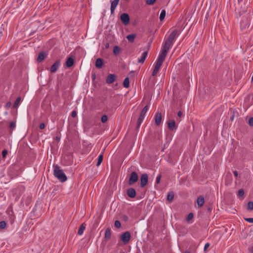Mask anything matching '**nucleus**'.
<instances>
[{
  "mask_svg": "<svg viewBox=\"0 0 253 253\" xmlns=\"http://www.w3.org/2000/svg\"><path fill=\"white\" fill-rule=\"evenodd\" d=\"M53 174L54 176L61 182H65L67 180V177L63 171L60 169V168L57 165L53 166Z\"/></svg>",
  "mask_w": 253,
  "mask_h": 253,
  "instance_id": "obj_1",
  "label": "nucleus"
},
{
  "mask_svg": "<svg viewBox=\"0 0 253 253\" xmlns=\"http://www.w3.org/2000/svg\"><path fill=\"white\" fill-rule=\"evenodd\" d=\"M168 43H165L163 45L161 51L158 56V59L164 62L167 54V53L170 48V46L168 45Z\"/></svg>",
  "mask_w": 253,
  "mask_h": 253,
  "instance_id": "obj_2",
  "label": "nucleus"
},
{
  "mask_svg": "<svg viewBox=\"0 0 253 253\" xmlns=\"http://www.w3.org/2000/svg\"><path fill=\"white\" fill-rule=\"evenodd\" d=\"M148 110V106L146 105L140 113V115L138 118L137 123V129L139 128L141 123H142L145 115Z\"/></svg>",
  "mask_w": 253,
  "mask_h": 253,
  "instance_id": "obj_3",
  "label": "nucleus"
},
{
  "mask_svg": "<svg viewBox=\"0 0 253 253\" xmlns=\"http://www.w3.org/2000/svg\"><path fill=\"white\" fill-rule=\"evenodd\" d=\"M177 34V30H174L169 36L168 39L165 41V43H168V45L171 46L173 44V41L175 38Z\"/></svg>",
  "mask_w": 253,
  "mask_h": 253,
  "instance_id": "obj_4",
  "label": "nucleus"
},
{
  "mask_svg": "<svg viewBox=\"0 0 253 253\" xmlns=\"http://www.w3.org/2000/svg\"><path fill=\"white\" fill-rule=\"evenodd\" d=\"M130 237V233L128 231L123 233L121 236V239L125 245L127 244L129 242Z\"/></svg>",
  "mask_w": 253,
  "mask_h": 253,
  "instance_id": "obj_5",
  "label": "nucleus"
},
{
  "mask_svg": "<svg viewBox=\"0 0 253 253\" xmlns=\"http://www.w3.org/2000/svg\"><path fill=\"white\" fill-rule=\"evenodd\" d=\"M138 179V174L136 172L133 171L130 173V177L128 180V184L131 185L134 183L137 182Z\"/></svg>",
  "mask_w": 253,
  "mask_h": 253,
  "instance_id": "obj_6",
  "label": "nucleus"
},
{
  "mask_svg": "<svg viewBox=\"0 0 253 253\" xmlns=\"http://www.w3.org/2000/svg\"><path fill=\"white\" fill-rule=\"evenodd\" d=\"M163 63V61L161 60H159L157 59L156 64L155 66L154 69L153 70V71L152 72V75L153 76H155L157 75L158 73L161 66H162V64Z\"/></svg>",
  "mask_w": 253,
  "mask_h": 253,
  "instance_id": "obj_7",
  "label": "nucleus"
},
{
  "mask_svg": "<svg viewBox=\"0 0 253 253\" xmlns=\"http://www.w3.org/2000/svg\"><path fill=\"white\" fill-rule=\"evenodd\" d=\"M120 19L122 23L125 25H127L130 21L129 15L126 13H124L121 15Z\"/></svg>",
  "mask_w": 253,
  "mask_h": 253,
  "instance_id": "obj_8",
  "label": "nucleus"
},
{
  "mask_svg": "<svg viewBox=\"0 0 253 253\" xmlns=\"http://www.w3.org/2000/svg\"><path fill=\"white\" fill-rule=\"evenodd\" d=\"M148 180V176L147 174H143L140 177V186L141 187H144L146 185Z\"/></svg>",
  "mask_w": 253,
  "mask_h": 253,
  "instance_id": "obj_9",
  "label": "nucleus"
},
{
  "mask_svg": "<svg viewBox=\"0 0 253 253\" xmlns=\"http://www.w3.org/2000/svg\"><path fill=\"white\" fill-rule=\"evenodd\" d=\"M60 64V60H56L55 63L51 66L50 69V72L52 73L56 72L59 68Z\"/></svg>",
  "mask_w": 253,
  "mask_h": 253,
  "instance_id": "obj_10",
  "label": "nucleus"
},
{
  "mask_svg": "<svg viewBox=\"0 0 253 253\" xmlns=\"http://www.w3.org/2000/svg\"><path fill=\"white\" fill-rule=\"evenodd\" d=\"M249 21L247 18H244L240 23V27L242 30H244L249 27Z\"/></svg>",
  "mask_w": 253,
  "mask_h": 253,
  "instance_id": "obj_11",
  "label": "nucleus"
},
{
  "mask_svg": "<svg viewBox=\"0 0 253 253\" xmlns=\"http://www.w3.org/2000/svg\"><path fill=\"white\" fill-rule=\"evenodd\" d=\"M167 125H168V128L170 130H171V131L175 130L177 128L175 122L174 120H171L167 122Z\"/></svg>",
  "mask_w": 253,
  "mask_h": 253,
  "instance_id": "obj_12",
  "label": "nucleus"
},
{
  "mask_svg": "<svg viewBox=\"0 0 253 253\" xmlns=\"http://www.w3.org/2000/svg\"><path fill=\"white\" fill-rule=\"evenodd\" d=\"M47 56V54L45 51L41 52L38 56L37 61L38 63L42 62Z\"/></svg>",
  "mask_w": 253,
  "mask_h": 253,
  "instance_id": "obj_13",
  "label": "nucleus"
},
{
  "mask_svg": "<svg viewBox=\"0 0 253 253\" xmlns=\"http://www.w3.org/2000/svg\"><path fill=\"white\" fill-rule=\"evenodd\" d=\"M116 79V76L115 74H109L106 78V82L108 84L113 83Z\"/></svg>",
  "mask_w": 253,
  "mask_h": 253,
  "instance_id": "obj_14",
  "label": "nucleus"
},
{
  "mask_svg": "<svg viewBox=\"0 0 253 253\" xmlns=\"http://www.w3.org/2000/svg\"><path fill=\"white\" fill-rule=\"evenodd\" d=\"M154 118H155V121L156 124L157 126L160 125L161 123L162 119V116L161 113L160 112L156 113L155 115Z\"/></svg>",
  "mask_w": 253,
  "mask_h": 253,
  "instance_id": "obj_15",
  "label": "nucleus"
},
{
  "mask_svg": "<svg viewBox=\"0 0 253 253\" xmlns=\"http://www.w3.org/2000/svg\"><path fill=\"white\" fill-rule=\"evenodd\" d=\"M127 196L131 198H134L136 196V191L133 188H129L126 191Z\"/></svg>",
  "mask_w": 253,
  "mask_h": 253,
  "instance_id": "obj_16",
  "label": "nucleus"
},
{
  "mask_svg": "<svg viewBox=\"0 0 253 253\" xmlns=\"http://www.w3.org/2000/svg\"><path fill=\"white\" fill-rule=\"evenodd\" d=\"M119 2V0H114L111 1V14H113L114 13V11L115 10L116 7L118 5Z\"/></svg>",
  "mask_w": 253,
  "mask_h": 253,
  "instance_id": "obj_17",
  "label": "nucleus"
},
{
  "mask_svg": "<svg viewBox=\"0 0 253 253\" xmlns=\"http://www.w3.org/2000/svg\"><path fill=\"white\" fill-rule=\"evenodd\" d=\"M148 55V51H145L142 52L141 57L138 59V63H143L147 56Z\"/></svg>",
  "mask_w": 253,
  "mask_h": 253,
  "instance_id": "obj_18",
  "label": "nucleus"
},
{
  "mask_svg": "<svg viewBox=\"0 0 253 253\" xmlns=\"http://www.w3.org/2000/svg\"><path fill=\"white\" fill-rule=\"evenodd\" d=\"M74 63V60L72 57H69L66 61V66L69 68L72 67Z\"/></svg>",
  "mask_w": 253,
  "mask_h": 253,
  "instance_id": "obj_19",
  "label": "nucleus"
},
{
  "mask_svg": "<svg viewBox=\"0 0 253 253\" xmlns=\"http://www.w3.org/2000/svg\"><path fill=\"white\" fill-rule=\"evenodd\" d=\"M197 203L199 207H202L205 203L204 198L202 196L198 197L197 200Z\"/></svg>",
  "mask_w": 253,
  "mask_h": 253,
  "instance_id": "obj_20",
  "label": "nucleus"
},
{
  "mask_svg": "<svg viewBox=\"0 0 253 253\" xmlns=\"http://www.w3.org/2000/svg\"><path fill=\"white\" fill-rule=\"evenodd\" d=\"M103 64V60L101 58H98L95 61V66L98 68H101Z\"/></svg>",
  "mask_w": 253,
  "mask_h": 253,
  "instance_id": "obj_21",
  "label": "nucleus"
},
{
  "mask_svg": "<svg viewBox=\"0 0 253 253\" xmlns=\"http://www.w3.org/2000/svg\"><path fill=\"white\" fill-rule=\"evenodd\" d=\"M85 224H84V223L82 224L80 226V227L79 228V230H78V234L79 235H83V234L84 233V231L85 230Z\"/></svg>",
  "mask_w": 253,
  "mask_h": 253,
  "instance_id": "obj_22",
  "label": "nucleus"
},
{
  "mask_svg": "<svg viewBox=\"0 0 253 253\" xmlns=\"http://www.w3.org/2000/svg\"><path fill=\"white\" fill-rule=\"evenodd\" d=\"M174 193L172 191H170L168 193L167 195V200L170 202H171L174 198Z\"/></svg>",
  "mask_w": 253,
  "mask_h": 253,
  "instance_id": "obj_23",
  "label": "nucleus"
},
{
  "mask_svg": "<svg viewBox=\"0 0 253 253\" xmlns=\"http://www.w3.org/2000/svg\"><path fill=\"white\" fill-rule=\"evenodd\" d=\"M121 51V49L119 46L116 45L114 47L113 53L115 56H117L118 54H119Z\"/></svg>",
  "mask_w": 253,
  "mask_h": 253,
  "instance_id": "obj_24",
  "label": "nucleus"
},
{
  "mask_svg": "<svg viewBox=\"0 0 253 253\" xmlns=\"http://www.w3.org/2000/svg\"><path fill=\"white\" fill-rule=\"evenodd\" d=\"M111 232L109 228H107L105 233V238L106 240H108L111 238Z\"/></svg>",
  "mask_w": 253,
  "mask_h": 253,
  "instance_id": "obj_25",
  "label": "nucleus"
},
{
  "mask_svg": "<svg viewBox=\"0 0 253 253\" xmlns=\"http://www.w3.org/2000/svg\"><path fill=\"white\" fill-rule=\"evenodd\" d=\"M21 101V97H18L16 98V100L15 101L14 104L13 105V108H16L18 107L19 104Z\"/></svg>",
  "mask_w": 253,
  "mask_h": 253,
  "instance_id": "obj_26",
  "label": "nucleus"
},
{
  "mask_svg": "<svg viewBox=\"0 0 253 253\" xmlns=\"http://www.w3.org/2000/svg\"><path fill=\"white\" fill-rule=\"evenodd\" d=\"M135 37V35L130 34L126 36V39L129 42H134Z\"/></svg>",
  "mask_w": 253,
  "mask_h": 253,
  "instance_id": "obj_27",
  "label": "nucleus"
},
{
  "mask_svg": "<svg viewBox=\"0 0 253 253\" xmlns=\"http://www.w3.org/2000/svg\"><path fill=\"white\" fill-rule=\"evenodd\" d=\"M123 86L125 88H128L129 86V81L128 77L126 78L124 80Z\"/></svg>",
  "mask_w": 253,
  "mask_h": 253,
  "instance_id": "obj_28",
  "label": "nucleus"
},
{
  "mask_svg": "<svg viewBox=\"0 0 253 253\" xmlns=\"http://www.w3.org/2000/svg\"><path fill=\"white\" fill-rule=\"evenodd\" d=\"M166 14V10L164 9L162 10L160 13V21H163L165 19Z\"/></svg>",
  "mask_w": 253,
  "mask_h": 253,
  "instance_id": "obj_29",
  "label": "nucleus"
},
{
  "mask_svg": "<svg viewBox=\"0 0 253 253\" xmlns=\"http://www.w3.org/2000/svg\"><path fill=\"white\" fill-rule=\"evenodd\" d=\"M103 159V155L102 154H100L98 156L97 162V164H96V166L98 167L99 166H100V165L102 162Z\"/></svg>",
  "mask_w": 253,
  "mask_h": 253,
  "instance_id": "obj_30",
  "label": "nucleus"
},
{
  "mask_svg": "<svg viewBox=\"0 0 253 253\" xmlns=\"http://www.w3.org/2000/svg\"><path fill=\"white\" fill-rule=\"evenodd\" d=\"M244 194H245V192H244V189H240L238 191V194H237V196H238L239 198H240V197L244 198Z\"/></svg>",
  "mask_w": 253,
  "mask_h": 253,
  "instance_id": "obj_31",
  "label": "nucleus"
},
{
  "mask_svg": "<svg viewBox=\"0 0 253 253\" xmlns=\"http://www.w3.org/2000/svg\"><path fill=\"white\" fill-rule=\"evenodd\" d=\"M247 209L249 211L253 210V202L250 201L247 204Z\"/></svg>",
  "mask_w": 253,
  "mask_h": 253,
  "instance_id": "obj_32",
  "label": "nucleus"
},
{
  "mask_svg": "<svg viewBox=\"0 0 253 253\" xmlns=\"http://www.w3.org/2000/svg\"><path fill=\"white\" fill-rule=\"evenodd\" d=\"M101 122L102 123H106L108 120V117L106 115H104L101 117Z\"/></svg>",
  "mask_w": 253,
  "mask_h": 253,
  "instance_id": "obj_33",
  "label": "nucleus"
},
{
  "mask_svg": "<svg viewBox=\"0 0 253 253\" xmlns=\"http://www.w3.org/2000/svg\"><path fill=\"white\" fill-rule=\"evenodd\" d=\"M16 126V123L15 122H12L10 123V125H9V128L11 129H13V128H14ZM12 130H11L10 131V132L11 133L12 132Z\"/></svg>",
  "mask_w": 253,
  "mask_h": 253,
  "instance_id": "obj_34",
  "label": "nucleus"
},
{
  "mask_svg": "<svg viewBox=\"0 0 253 253\" xmlns=\"http://www.w3.org/2000/svg\"><path fill=\"white\" fill-rule=\"evenodd\" d=\"M6 223L4 221H1L0 222V228L4 229L5 228Z\"/></svg>",
  "mask_w": 253,
  "mask_h": 253,
  "instance_id": "obj_35",
  "label": "nucleus"
},
{
  "mask_svg": "<svg viewBox=\"0 0 253 253\" xmlns=\"http://www.w3.org/2000/svg\"><path fill=\"white\" fill-rule=\"evenodd\" d=\"M114 225L117 228H119L121 226V224L119 220H116L115 221Z\"/></svg>",
  "mask_w": 253,
  "mask_h": 253,
  "instance_id": "obj_36",
  "label": "nucleus"
},
{
  "mask_svg": "<svg viewBox=\"0 0 253 253\" xmlns=\"http://www.w3.org/2000/svg\"><path fill=\"white\" fill-rule=\"evenodd\" d=\"M194 214L192 212H190L188 214L187 217V220L189 221L190 220L192 219L193 218Z\"/></svg>",
  "mask_w": 253,
  "mask_h": 253,
  "instance_id": "obj_37",
  "label": "nucleus"
},
{
  "mask_svg": "<svg viewBox=\"0 0 253 253\" xmlns=\"http://www.w3.org/2000/svg\"><path fill=\"white\" fill-rule=\"evenodd\" d=\"M161 178H162V175L161 174H159L157 176V178H156V183L157 184H159L161 182Z\"/></svg>",
  "mask_w": 253,
  "mask_h": 253,
  "instance_id": "obj_38",
  "label": "nucleus"
},
{
  "mask_svg": "<svg viewBox=\"0 0 253 253\" xmlns=\"http://www.w3.org/2000/svg\"><path fill=\"white\" fill-rule=\"evenodd\" d=\"M156 1V0H146V3L149 5H152Z\"/></svg>",
  "mask_w": 253,
  "mask_h": 253,
  "instance_id": "obj_39",
  "label": "nucleus"
},
{
  "mask_svg": "<svg viewBox=\"0 0 253 253\" xmlns=\"http://www.w3.org/2000/svg\"><path fill=\"white\" fill-rule=\"evenodd\" d=\"M249 125L251 126H253V118L251 117L249 120Z\"/></svg>",
  "mask_w": 253,
  "mask_h": 253,
  "instance_id": "obj_40",
  "label": "nucleus"
},
{
  "mask_svg": "<svg viewBox=\"0 0 253 253\" xmlns=\"http://www.w3.org/2000/svg\"><path fill=\"white\" fill-rule=\"evenodd\" d=\"M245 220L246 221H248V222H249L250 223H253V218H252V217H251V218H245Z\"/></svg>",
  "mask_w": 253,
  "mask_h": 253,
  "instance_id": "obj_41",
  "label": "nucleus"
},
{
  "mask_svg": "<svg viewBox=\"0 0 253 253\" xmlns=\"http://www.w3.org/2000/svg\"><path fill=\"white\" fill-rule=\"evenodd\" d=\"M7 154V151L6 150L4 149L2 151V155L3 157H5Z\"/></svg>",
  "mask_w": 253,
  "mask_h": 253,
  "instance_id": "obj_42",
  "label": "nucleus"
},
{
  "mask_svg": "<svg viewBox=\"0 0 253 253\" xmlns=\"http://www.w3.org/2000/svg\"><path fill=\"white\" fill-rule=\"evenodd\" d=\"M45 126L44 124L42 123L40 124L39 127L41 129H43L45 128Z\"/></svg>",
  "mask_w": 253,
  "mask_h": 253,
  "instance_id": "obj_43",
  "label": "nucleus"
},
{
  "mask_svg": "<svg viewBox=\"0 0 253 253\" xmlns=\"http://www.w3.org/2000/svg\"><path fill=\"white\" fill-rule=\"evenodd\" d=\"M77 116V112L76 111H73L71 113V116L73 117V118H75V117H76Z\"/></svg>",
  "mask_w": 253,
  "mask_h": 253,
  "instance_id": "obj_44",
  "label": "nucleus"
},
{
  "mask_svg": "<svg viewBox=\"0 0 253 253\" xmlns=\"http://www.w3.org/2000/svg\"><path fill=\"white\" fill-rule=\"evenodd\" d=\"M210 244L209 243H207L205 244L204 247V250L206 251L207 248H208L210 247Z\"/></svg>",
  "mask_w": 253,
  "mask_h": 253,
  "instance_id": "obj_45",
  "label": "nucleus"
},
{
  "mask_svg": "<svg viewBox=\"0 0 253 253\" xmlns=\"http://www.w3.org/2000/svg\"><path fill=\"white\" fill-rule=\"evenodd\" d=\"M95 78H96L95 74V73L92 74H91V79H92V80L93 81V80H95Z\"/></svg>",
  "mask_w": 253,
  "mask_h": 253,
  "instance_id": "obj_46",
  "label": "nucleus"
},
{
  "mask_svg": "<svg viewBox=\"0 0 253 253\" xmlns=\"http://www.w3.org/2000/svg\"><path fill=\"white\" fill-rule=\"evenodd\" d=\"M182 112L180 111L177 113V116L178 117H181V116H182Z\"/></svg>",
  "mask_w": 253,
  "mask_h": 253,
  "instance_id": "obj_47",
  "label": "nucleus"
},
{
  "mask_svg": "<svg viewBox=\"0 0 253 253\" xmlns=\"http://www.w3.org/2000/svg\"><path fill=\"white\" fill-rule=\"evenodd\" d=\"M234 175L235 177H237L238 175V172L237 171H233Z\"/></svg>",
  "mask_w": 253,
  "mask_h": 253,
  "instance_id": "obj_48",
  "label": "nucleus"
},
{
  "mask_svg": "<svg viewBox=\"0 0 253 253\" xmlns=\"http://www.w3.org/2000/svg\"><path fill=\"white\" fill-rule=\"evenodd\" d=\"M11 102H8L6 103V107H10V106H11Z\"/></svg>",
  "mask_w": 253,
  "mask_h": 253,
  "instance_id": "obj_49",
  "label": "nucleus"
},
{
  "mask_svg": "<svg viewBox=\"0 0 253 253\" xmlns=\"http://www.w3.org/2000/svg\"><path fill=\"white\" fill-rule=\"evenodd\" d=\"M109 43H107L106 45H105V47L106 48H109Z\"/></svg>",
  "mask_w": 253,
  "mask_h": 253,
  "instance_id": "obj_50",
  "label": "nucleus"
},
{
  "mask_svg": "<svg viewBox=\"0 0 253 253\" xmlns=\"http://www.w3.org/2000/svg\"><path fill=\"white\" fill-rule=\"evenodd\" d=\"M124 218L126 220L128 219V217L126 216H125Z\"/></svg>",
  "mask_w": 253,
  "mask_h": 253,
  "instance_id": "obj_51",
  "label": "nucleus"
},
{
  "mask_svg": "<svg viewBox=\"0 0 253 253\" xmlns=\"http://www.w3.org/2000/svg\"><path fill=\"white\" fill-rule=\"evenodd\" d=\"M56 140H59L60 139V137H58V136H56Z\"/></svg>",
  "mask_w": 253,
  "mask_h": 253,
  "instance_id": "obj_52",
  "label": "nucleus"
},
{
  "mask_svg": "<svg viewBox=\"0 0 253 253\" xmlns=\"http://www.w3.org/2000/svg\"><path fill=\"white\" fill-rule=\"evenodd\" d=\"M190 253V252H188V251H186V252H185V253Z\"/></svg>",
  "mask_w": 253,
  "mask_h": 253,
  "instance_id": "obj_53",
  "label": "nucleus"
}]
</instances>
